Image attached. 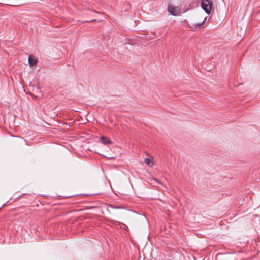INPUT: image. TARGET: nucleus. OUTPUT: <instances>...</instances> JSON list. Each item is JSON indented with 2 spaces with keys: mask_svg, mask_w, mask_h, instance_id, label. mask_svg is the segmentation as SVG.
I'll return each mask as SVG.
<instances>
[{
  "mask_svg": "<svg viewBox=\"0 0 260 260\" xmlns=\"http://www.w3.org/2000/svg\"><path fill=\"white\" fill-rule=\"evenodd\" d=\"M100 140L101 142L105 145L111 144L112 143V142L108 138L105 136H102L100 138Z\"/></svg>",
  "mask_w": 260,
  "mask_h": 260,
  "instance_id": "obj_3",
  "label": "nucleus"
},
{
  "mask_svg": "<svg viewBox=\"0 0 260 260\" xmlns=\"http://www.w3.org/2000/svg\"><path fill=\"white\" fill-rule=\"evenodd\" d=\"M144 162L149 166H152L153 165V163H151L150 159L148 158L144 159Z\"/></svg>",
  "mask_w": 260,
  "mask_h": 260,
  "instance_id": "obj_5",
  "label": "nucleus"
},
{
  "mask_svg": "<svg viewBox=\"0 0 260 260\" xmlns=\"http://www.w3.org/2000/svg\"><path fill=\"white\" fill-rule=\"evenodd\" d=\"M155 180L157 181V182H158L159 184H161V182L159 181H158L157 179H155Z\"/></svg>",
  "mask_w": 260,
  "mask_h": 260,
  "instance_id": "obj_9",
  "label": "nucleus"
},
{
  "mask_svg": "<svg viewBox=\"0 0 260 260\" xmlns=\"http://www.w3.org/2000/svg\"><path fill=\"white\" fill-rule=\"evenodd\" d=\"M110 207H111V208H113V209H120V208H121V207L115 206H113V205H110Z\"/></svg>",
  "mask_w": 260,
  "mask_h": 260,
  "instance_id": "obj_7",
  "label": "nucleus"
},
{
  "mask_svg": "<svg viewBox=\"0 0 260 260\" xmlns=\"http://www.w3.org/2000/svg\"><path fill=\"white\" fill-rule=\"evenodd\" d=\"M37 62V60L36 58H32L30 56L28 58V63L30 66H33L35 65Z\"/></svg>",
  "mask_w": 260,
  "mask_h": 260,
  "instance_id": "obj_4",
  "label": "nucleus"
},
{
  "mask_svg": "<svg viewBox=\"0 0 260 260\" xmlns=\"http://www.w3.org/2000/svg\"><path fill=\"white\" fill-rule=\"evenodd\" d=\"M96 21V19H92L90 20L87 21V22H95Z\"/></svg>",
  "mask_w": 260,
  "mask_h": 260,
  "instance_id": "obj_8",
  "label": "nucleus"
},
{
  "mask_svg": "<svg viewBox=\"0 0 260 260\" xmlns=\"http://www.w3.org/2000/svg\"><path fill=\"white\" fill-rule=\"evenodd\" d=\"M168 11L170 14L173 16H176L178 15V9L176 7H174L172 5L168 6Z\"/></svg>",
  "mask_w": 260,
  "mask_h": 260,
  "instance_id": "obj_2",
  "label": "nucleus"
},
{
  "mask_svg": "<svg viewBox=\"0 0 260 260\" xmlns=\"http://www.w3.org/2000/svg\"><path fill=\"white\" fill-rule=\"evenodd\" d=\"M212 2L210 0H201V7L207 13L209 14L211 13Z\"/></svg>",
  "mask_w": 260,
  "mask_h": 260,
  "instance_id": "obj_1",
  "label": "nucleus"
},
{
  "mask_svg": "<svg viewBox=\"0 0 260 260\" xmlns=\"http://www.w3.org/2000/svg\"><path fill=\"white\" fill-rule=\"evenodd\" d=\"M206 19V17L205 18L203 22H202L201 23H195L193 24V25L196 27H200L204 24V22H205V21Z\"/></svg>",
  "mask_w": 260,
  "mask_h": 260,
  "instance_id": "obj_6",
  "label": "nucleus"
}]
</instances>
